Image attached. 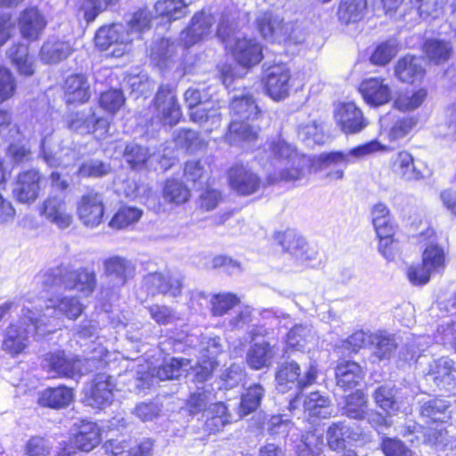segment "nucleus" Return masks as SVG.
Masks as SVG:
<instances>
[{"label":"nucleus","instance_id":"1","mask_svg":"<svg viewBox=\"0 0 456 456\" xmlns=\"http://www.w3.org/2000/svg\"><path fill=\"white\" fill-rule=\"evenodd\" d=\"M268 154L273 167L268 176L270 183L299 180L309 167L308 158L281 138L268 143Z\"/></svg>","mask_w":456,"mask_h":456},{"label":"nucleus","instance_id":"2","mask_svg":"<svg viewBox=\"0 0 456 456\" xmlns=\"http://www.w3.org/2000/svg\"><path fill=\"white\" fill-rule=\"evenodd\" d=\"M386 147L377 140L358 145L348 151L322 152L317 156L316 164L324 172L326 179L334 182L344 179L345 169L349 164L355 163L367 156L383 151Z\"/></svg>","mask_w":456,"mask_h":456},{"label":"nucleus","instance_id":"3","mask_svg":"<svg viewBox=\"0 0 456 456\" xmlns=\"http://www.w3.org/2000/svg\"><path fill=\"white\" fill-rule=\"evenodd\" d=\"M238 27L232 15L223 14L216 34L225 47L231 49L233 58L239 64L244 67L256 65L263 58L262 46L255 38H232Z\"/></svg>","mask_w":456,"mask_h":456},{"label":"nucleus","instance_id":"4","mask_svg":"<svg viewBox=\"0 0 456 456\" xmlns=\"http://www.w3.org/2000/svg\"><path fill=\"white\" fill-rule=\"evenodd\" d=\"M45 318L46 314L39 315L29 308H22L20 322L23 325L28 322L29 325L25 328L22 325L10 323L4 330L2 349L12 356L20 354L28 346L30 326L33 327L40 336H45L46 333L51 332V330L42 329V327L47 325L45 320Z\"/></svg>","mask_w":456,"mask_h":456},{"label":"nucleus","instance_id":"5","mask_svg":"<svg viewBox=\"0 0 456 456\" xmlns=\"http://www.w3.org/2000/svg\"><path fill=\"white\" fill-rule=\"evenodd\" d=\"M45 282L50 286L63 285L66 289H77L86 296L91 295L96 287L95 272L89 268L69 270L58 268L47 273Z\"/></svg>","mask_w":456,"mask_h":456},{"label":"nucleus","instance_id":"6","mask_svg":"<svg viewBox=\"0 0 456 456\" xmlns=\"http://www.w3.org/2000/svg\"><path fill=\"white\" fill-rule=\"evenodd\" d=\"M134 40L122 24H111L101 27L95 35V45L101 51L110 50V54L115 57L122 56L128 45Z\"/></svg>","mask_w":456,"mask_h":456},{"label":"nucleus","instance_id":"7","mask_svg":"<svg viewBox=\"0 0 456 456\" xmlns=\"http://www.w3.org/2000/svg\"><path fill=\"white\" fill-rule=\"evenodd\" d=\"M42 364L53 377L72 379L84 374V360L61 350L46 354Z\"/></svg>","mask_w":456,"mask_h":456},{"label":"nucleus","instance_id":"8","mask_svg":"<svg viewBox=\"0 0 456 456\" xmlns=\"http://www.w3.org/2000/svg\"><path fill=\"white\" fill-rule=\"evenodd\" d=\"M45 128L40 131L43 135L41 156L45 162L52 167L66 168L73 165L77 159V152L69 146L49 145L47 137L53 132V122L52 119H45Z\"/></svg>","mask_w":456,"mask_h":456},{"label":"nucleus","instance_id":"9","mask_svg":"<svg viewBox=\"0 0 456 456\" xmlns=\"http://www.w3.org/2000/svg\"><path fill=\"white\" fill-rule=\"evenodd\" d=\"M256 26L260 35L268 41L284 43L292 38L294 25L284 22L272 12H260L256 18Z\"/></svg>","mask_w":456,"mask_h":456},{"label":"nucleus","instance_id":"10","mask_svg":"<svg viewBox=\"0 0 456 456\" xmlns=\"http://www.w3.org/2000/svg\"><path fill=\"white\" fill-rule=\"evenodd\" d=\"M154 108L156 118L163 125L175 126L182 117L175 90L169 86H159L154 98Z\"/></svg>","mask_w":456,"mask_h":456},{"label":"nucleus","instance_id":"11","mask_svg":"<svg viewBox=\"0 0 456 456\" xmlns=\"http://www.w3.org/2000/svg\"><path fill=\"white\" fill-rule=\"evenodd\" d=\"M290 70L285 64L267 68L263 81L270 97L275 101L287 97L290 89Z\"/></svg>","mask_w":456,"mask_h":456},{"label":"nucleus","instance_id":"12","mask_svg":"<svg viewBox=\"0 0 456 456\" xmlns=\"http://www.w3.org/2000/svg\"><path fill=\"white\" fill-rule=\"evenodd\" d=\"M40 215L59 229H66L73 222L68 203L60 196H48L41 204Z\"/></svg>","mask_w":456,"mask_h":456},{"label":"nucleus","instance_id":"13","mask_svg":"<svg viewBox=\"0 0 456 456\" xmlns=\"http://www.w3.org/2000/svg\"><path fill=\"white\" fill-rule=\"evenodd\" d=\"M79 220L86 226H98L102 220L104 208L102 196L94 191L81 196L77 203Z\"/></svg>","mask_w":456,"mask_h":456},{"label":"nucleus","instance_id":"14","mask_svg":"<svg viewBox=\"0 0 456 456\" xmlns=\"http://www.w3.org/2000/svg\"><path fill=\"white\" fill-rule=\"evenodd\" d=\"M43 176L37 169H28L19 174L13 187V195L19 202L32 203L39 196Z\"/></svg>","mask_w":456,"mask_h":456},{"label":"nucleus","instance_id":"15","mask_svg":"<svg viewBox=\"0 0 456 456\" xmlns=\"http://www.w3.org/2000/svg\"><path fill=\"white\" fill-rule=\"evenodd\" d=\"M275 240L284 250L293 255L302 264H307L317 256V251L310 247L305 240L291 230L278 232Z\"/></svg>","mask_w":456,"mask_h":456},{"label":"nucleus","instance_id":"16","mask_svg":"<svg viewBox=\"0 0 456 456\" xmlns=\"http://www.w3.org/2000/svg\"><path fill=\"white\" fill-rule=\"evenodd\" d=\"M216 20L212 13L200 11L191 18V24L180 36L181 41L185 47H190L208 37L211 31Z\"/></svg>","mask_w":456,"mask_h":456},{"label":"nucleus","instance_id":"17","mask_svg":"<svg viewBox=\"0 0 456 456\" xmlns=\"http://www.w3.org/2000/svg\"><path fill=\"white\" fill-rule=\"evenodd\" d=\"M228 180L231 188L244 196L255 193L261 185L260 177L242 165H236L229 169Z\"/></svg>","mask_w":456,"mask_h":456},{"label":"nucleus","instance_id":"18","mask_svg":"<svg viewBox=\"0 0 456 456\" xmlns=\"http://www.w3.org/2000/svg\"><path fill=\"white\" fill-rule=\"evenodd\" d=\"M103 273L115 287H122L134 276L135 266L125 257L112 256L104 260Z\"/></svg>","mask_w":456,"mask_h":456},{"label":"nucleus","instance_id":"19","mask_svg":"<svg viewBox=\"0 0 456 456\" xmlns=\"http://www.w3.org/2000/svg\"><path fill=\"white\" fill-rule=\"evenodd\" d=\"M46 24L44 14L35 7L26 8L18 18V28L22 37L31 41L39 38Z\"/></svg>","mask_w":456,"mask_h":456},{"label":"nucleus","instance_id":"20","mask_svg":"<svg viewBox=\"0 0 456 456\" xmlns=\"http://www.w3.org/2000/svg\"><path fill=\"white\" fill-rule=\"evenodd\" d=\"M336 118L345 134H357L367 126L362 110L354 102L342 103L337 110Z\"/></svg>","mask_w":456,"mask_h":456},{"label":"nucleus","instance_id":"21","mask_svg":"<svg viewBox=\"0 0 456 456\" xmlns=\"http://www.w3.org/2000/svg\"><path fill=\"white\" fill-rule=\"evenodd\" d=\"M364 101L371 106H380L391 99V88L382 77L364 79L359 87Z\"/></svg>","mask_w":456,"mask_h":456},{"label":"nucleus","instance_id":"22","mask_svg":"<svg viewBox=\"0 0 456 456\" xmlns=\"http://www.w3.org/2000/svg\"><path fill=\"white\" fill-rule=\"evenodd\" d=\"M102 449L109 456H151L152 443L145 440L133 444L131 441L110 439L102 444Z\"/></svg>","mask_w":456,"mask_h":456},{"label":"nucleus","instance_id":"23","mask_svg":"<svg viewBox=\"0 0 456 456\" xmlns=\"http://www.w3.org/2000/svg\"><path fill=\"white\" fill-rule=\"evenodd\" d=\"M114 384L112 378L105 373L96 375L93 380L87 402L95 408H102L111 403Z\"/></svg>","mask_w":456,"mask_h":456},{"label":"nucleus","instance_id":"24","mask_svg":"<svg viewBox=\"0 0 456 456\" xmlns=\"http://www.w3.org/2000/svg\"><path fill=\"white\" fill-rule=\"evenodd\" d=\"M190 118L195 123H198L207 133H211L219 127L222 115L220 108L215 102H204L194 110L190 111Z\"/></svg>","mask_w":456,"mask_h":456},{"label":"nucleus","instance_id":"25","mask_svg":"<svg viewBox=\"0 0 456 456\" xmlns=\"http://www.w3.org/2000/svg\"><path fill=\"white\" fill-rule=\"evenodd\" d=\"M64 97L67 103H84L91 96L90 84L87 77L81 74L69 76L63 86Z\"/></svg>","mask_w":456,"mask_h":456},{"label":"nucleus","instance_id":"26","mask_svg":"<svg viewBox=\"0 0 456 456\" xmlns=\"http://www.w3.org/2000/svg\"><path fill=\"white\" fill-rule=\"evenodd\" d=\"M429 375L437 387L449 390L456 381V362L448 357H441L430 365Z\"/></svg>","mask_w":456,"mask_h":456},{"label":"nucleus","instance_id":"27","mask_svg":"<svg viewBox=\"0 0 456 456\" xmlns=\"http://www.w3.org/2000/svg\"><path fill=\"white\" fill-rule=\"evenodd\" d=\"M278 348L267 341L256 342L247 353V363L254 370L269 367L277 354Z\"/></svg>","mask_w":456,"mask_h":456},{"label":"nucleus","instance_id":"28","mask_svg":"<svg viewBox=\"0 0 456 456\" xmlns=\"http://www.w3.org/2000/svg\"><path fill=\"white\" fill-rule=\"evenodd\" d=\"M84 306L77 297H58L50 298L45 307V322L50 323L48 319L50 311H58L59 314L66 316L68 319L76 320L83 313Z\"/></svg>","mask_w":456,"mask_h":456},{"label":"nucleus","instance_id":"29","mask_svg":"<svg viewBox=\"0 0 456 456\" xmlns=\"http://www.w3.org/2000/svg\"><path fill=\"white\" fill-rule=\"evenodd\" d=\"M101 441L102 430L96 423L86 420L80 422L74 439L77 449L84 452H91Z\"/></svg>","mask_w":456,"mask_h":456},{"label":"nucleus","instance_id":"30","mask_svg":"<svg viewBox=\"0 0 456 456\" xmlns=\"http://www.w3.org/2000/svg\"><path fill=\"white\" fill-rule=\"evenodd\" d=\"M74 393L65 386L49 387L38 394L37 403L43 407L61 409L67 407L73 400Z\"/></svg>","mask_w":456,"mask_h":456},{"label":"nucleus","instance_id":"31","mask_svg":"<svg viewBox=\"0 0 456 456\" xmlns=\"http://www.w3.org/2000/svg\"><path fill=\"white\" fill-rule=\"evenodd\" d=\"M396 77L406 83H413L425 74L423 60L419 57L406 55L398 60L395 67Z\"/></svg>","mask_w":456,"mask_h":456},{"label":"nucleus","instance_id":"32","mask_svg":"<svg viewBox=\"0 0 456 456\" xmlns=\"http://www.w3.org/2000/svg\"><path fill=\"white\" fill-rule=\"evenodd\" d=\"M189 365V360L173 357L166 359L158 367H148V374L159 380L177 379Z\"/></svg>","mask_w":456,"mask_h":456},{"label":"nucleus","instance_id":"33","mask_svg":"<svg viewBox=\"0 0 456 456\" xmlns=\"http://www.w3.org/2000/svg\"><path fill=\"white\" fill-rule=\"evenodd\" d=\"M372 396L376 404L387 414H394L398 411L403 403L396 387L390 384L378 387Z\"/></svg>","mask_w":456,"mask_h":456},{"label":"nucleus","instance_id":"34","mask_svg":"<svg viewBox=\"0 0 456 456\" xmlns=\"http://www.w3.org/2000/svg\"><path fill=\"white\" fill-rule=\"evenodd\" d=\"M363 378L364 371L355 362H342L336 368L337 384L345 389H351L357 387L362 381Z\"/></svg>","mask_w":456,"mask_h":456},{"label":"nucleus","instance_id":"35","mask_svg":"<svg viewBox=\"0 0 456 456\" xmlns=\"http://www.w3.org/2000/svg\"><path fill=\"white\" fill-rule=\"evenodd\" d=\"M72 51L69 42L49 38L41 47L40 59L46 64H55L67 59Z\"/></svg>","mask_w":456,"mask_h":456},{"label":"nucleus","instance_id":"36","mask_svg":"<svg viewBox=\"0 0 456 456\" xmlns=\"http://www.w3.org/2000/svg\"><path fill=\"white\" fill-rule=\"evenodd\" d=\"M366 10L367 0H339L337 17L341 24H354L363 19Z\"/></svg>","mask_w":456,"mask_h":456},{"label":"nucleus","instance_id":"37","mask_svg":"<svg viewBox=\"0 0 456 456\" xmlns=\"http://www.w3.org/2000/svg\"><path fill=\"white\" fill-rule=\"evenodd\" d=\"M395 174L406 181H418L424 178V174L414 161L412 155L406 151H399L393 162Z\"/></svg>","mask_w":456,"mask_h":456},{"label":"nucleus","instance_id":"38","mask_svg":"<svg viewBox=\"0 0 456 456\" xmlns=\"http://www.w3.org/2000/svg\"><path fill=\"white\" fill-rule=\"evenodd\" d=\"M177 56V45L167 38H162L153 43L151 48V60L161 69L175 62Z\"/></svg>","mask_w":456,"mask_h":456},{"label":"nucleus","instance_id":"39","mask_svg":"<svg viewBox=\"0 0 456 456\" xmlns=\"http://www.w3.org/2000/svg\"><path fill=\"white\" fill-rule=\"evenodd\" d=\"M300 367L294 362L281 363L276 372L275 380L277 389L286 393L293 387L299 389Z\"/></svg>","mask_w":456,"mask_h":456},{"label":"nucleus","instance_id":"40","mask_svg":"<svg viewBox=\"0 0 456 456\" xmlns=\"http://www.w3.org/2000/svg\"><path fill=\"white\" fill-rule=\"evenodd\" d=\"M258 131L244 120H232L224 141L230 145H237L242 142H252L257 138Z\"/></svg>","mask_w":456,"mask_h":456},{"label":"nucleus","instance_id":"41","mask_svg":"<svg viewBox=\"0 0 456 456\" xmlns=\"http://www.w3.org/2000/svg\"><path fill=\"white\" fill-rule=\"evenodd\" d=\"M7 54L20 75L31 76L34 74V61L28 54V45L25 44L12 45Z\"/></svg>","mask_w":456,"mask_h":456},{"label":"nucleus","instance_id":"42","mask_svg":"<svg viewBox=\"0 0 456 456\" xmlns=\"http://www.w3.org/2000/svg\"><path fill=\"white\" fill-rule=\"evenodd\" d=\"M304 410L309 417L327 419L331 415L330 401L319 392H313L305 399Z\"/></svg>","mask_w":456,"mask_h":456},{"label":"nucleus","instance_id":"43","mask_svg":"<svg viewBox=\"0 0 456 456\" xmlns=\"http://www.w3.org/2000/svg\"><path fill=\"white\" fill-rule=\"evenodd\" d=\"M428 91L425 88H419L416 91L400 92L397 94L394 107L403 112H410L419 108L427 99Z\"/></svg>","mask_w":456,"mask_h":456},{"label":"nucleus","instance_id":"44","mask_svg":"<svg viewBox=\"0 0 456 456\" xmlns=\"http://www.w3.org/2000/svg\"><path fill=\"white\" fill-rule=\"evenodd\" d=\"M424 52L430 61L440 64L452 57L453 49L449 41L429 39L424 44Z\"/></svg>","mask_w":456,"mask_h":456},{"label":"nucleus","instance_id":"45","mask_svg":"<svg viewBox=\"0 0 456 456\" xmlns=\"http://www.w3.org/2000/svg\"><path fill=\"white\" fill-rule=\"evenodd\" d=\"M370 338L373 346V354L379 360L390 358L397 348L398 345L394 335L374 333Z\"/></svg>","mask_w":456,"mask_h":456},{"label":"nucleus","instance_id":"46","mask_svg":"<svg viewBox=\"0 0 456 456\" xmlns=\"http://www.w3.org/2000/svg\"><path fill=\"white\" fill-rule=\"evenodd\" d=\"M315 342V334L306 325H295L287 335V346L295 350H302Z\"/></svg>","mask_w":456,"mask_h":456},{"label":"nucleus","instance_id":"47","mask_svg":"<svg viewBox=\"0 0 456 456\" xmlns=\"http://www.w3.org/2000/svg\"><path fill=\"white\" fill-rule=\"evenodd\" d=\"M152 15L147 8H140L131 14L127 20L126 31L134 37V40L151 28Z\"/></svg>","mask_w":456,"mask_h":456},{"label":"nucleus","instance_id":"48","mask_svg":"<svg viewBox=\"0 0 456 456\" xmlns=\"http://www.w3.org/2000/svg\"><path fill=\"white\" fill-rule=\"evenodd\" d=\"M154 7L159 16L169 20L181 19L188 13L187 4L183 0H159Z\"/></svg>","mask_w":456,"mask_h":456},{"label":"nucleus","instance_id":"49","mask_svg":"<svg viewBox=\"0 0 456 456\" xmlns=\"http://www.w3.org/2000/svg\"><path fill=\"white\" fill-rule=\"evenodd\" d=\"M94 121L95 113L92 109L71 113L67 120L69 128L79 134L93 133Z\"/></svg>","mask_w":456,"mask_h":456},{"label":"nucleus","instance_id":"50","mask_svg":"<svg viewBox=\"0 0 456 456\" xmlns=\"http://www.w3.org/2000/svg\"><path fill=\"white\" fill-rule=\"evenodd\" d=\"M119 0H77V10L83 13L87 23L93 22L96 17L108 7L115 5Z\"/></svg>","mask_w":456,"mask_h":456},{"label":"nucleus","instance_id":"51","mask_svg":"<svg viewBox=\"0 0 456 456\" xmlns=\"http://www.w3.org/2000/svg\"><path fill=\"white\" fill-rule=\"evenodd\" d=\"M371 216L377 235L395 232L390 211L385 204L377 203L372 208Z\"/></svg>","mask_w":456,"mask_h":456},{"label":"nucleus","instance_id":"52","mask_svg":"<svg viewBox=\"0 0 456 456\" xmlns=\"http://www.w3.org/2000/svg\"><path fill=\"white\" fill-rule=\"evenodd\" d=\"M228 423H230V415L226 405L221 402L211 404L208 410L207 428L210 431L217 432Z\"/></svg>","mask_w":456,"mask_h":456},{"label":"nucleus","instance_id":"53","mask_svg":"<svg viewBox=\"0 0 456 456\" xmlns=\"http://www.w3.org/2000/svg\"><path fill=\"white\" fill-rule=\"evenodd\" d=\"M344 414L355 419L365 418L367 414V399L362 392L357 390L346 397Z\"/></svg>","mask_w":456,"mask_h":456},{"label":"nucleus","instance_id":"54","mask_svg":"<svg viewBox=\"0 0 456 456\" xmlns=\"http://www.w3.org/2000/svg\"><path fill=\"white\" fill-rule=\"evenodd\" d=\"M448 403L440 398H435L423 403L421 415L433 420V422H444L450 418Z\"/></svg>","mask_w":456,"mask_h":456},{"label":"nucleus","instance_id":"55","mask_svg":"<svg viewBox=\"0 0 456 456\" xmlns=\"http://www.w3.org/2000/svg\"><path fill=\"white\" fill-rule=\"evenodd\" d=\"M163 197L170 203L183 204L189 200L190 191L182 182L169 179L165 184Z\"/></svg>","mask_w":456,"mask_h":456},{"label":"nucleus","instance_id":"56","mask_svg":"<svg viewBox=\"0 0 456 456\" xmlns=\"http://www.w3.org/2000/svg\"><path fill=\"white\" fill-rule=\"evenodd\" d=\"M231 110L234 115L245 119L253 118L258 113L257 106L249 95L234 96L231 102Z\"/></svg>","mask_w":456,"mask_h":456},{"label":"nucleus","instance_id":"57","mask_svg":"<svg viewBox=\"0 0 456 456\" xmlns=\"http://www.w3.org/2000/svg\"><path fill=\"white\" fill-rule=\"evenodd\" d=\"M423 443L436 448L444 449L448 445V432L442 425L428 426L421 429Z\"/></svg>","mask_w":456,"mask_h":456},{"label":"nucleus","instance_id":"58","mask_svg":"<svg viewBox=\"0 0 456 456\" xmlns=\"http://www.w3.org/2000/svg\"><path fill=\"white\" fill-rule=\"evenodd\" d=\"M211 313L215 316H223L240 304V298L232 293H219L212 297Z\"/></svg>","mask_w":456,"mask_h":456},{"label":"nucleus","instance_id":"59","mask_svg":"<svg viewBox=\"0 0 456 456\" xmlns=\"http://www.w3.org/2000/svg\"><path fill=\"white\" fill-rule=\"evenodd\" d=\"M346 436L348 428L342 422L332 423L327 430L326 439L328 446L333 451H340L346 447Z\"/></svg>","mask_w":456,"mask_h":456},{"label":"nucleus","instance_id":"60","mask_svg":"<svg viewBox=\"0 0 456 456\" xmlns=\"http://www.w3.org/2000/svg\"><path fill=\"white\" fill-rule=\"evenodd\" d=\"M264 395V388L258 384L249 387L241 396L240 411L243 415H248L256 411Z\"/></svg>","mask_w":456,"mask_h":456},{"label":"nucleus","instance_id":"61","mask_svg":"<svg viewBox=\"0 0 456 456\" xmlns=\"http://www.w3.org/2000/svg\"><path fill=\"white\" fill-rule=\"evenodd\" d=\"M397 45L393 41L379 45L370 57V61L376 66H385L396 55Z\"/></svg>","mask_w":456,"mask_h":456},{"label":"nucleus","instance_id":"62","mask_svg":"<svg viewBox=\"0 0 456 456\" xmlns=\"http://www.w3.org/2000/svg\"><path fill=\"white\" fill-rule=\"evenodd\" d=\"M174 140L178 147L190 151H194L204 144L198 134L191 129L176 130L174 134Z\"/></svg>","mask_w":456,"mask_h":456},{"label":"nucleus","instance_id":"63","mask_svg":"<svg viewBox=\"0 0 456 456\" xmlns=\"http://www.w3.org/2000/svg\"><path fill=\"white\" fill-rule=\"evenodd\" d=\"M141 216L142 211L139 208L123 207L112 217L110 225L113 228L122 229L137 222Z\"/></svg>","mask_w":456,"mask_h":456},{"label":"nucleus","instance_id":"64","mask_svg":"<svg viewBox=\"0 0 456 456\" xmlns=\"http://www.w3.org/2000/svg\"><path fill=\"white\" fill-rule=\"evenodd\" d=\"M379 447L385 456H414V452L397 438L384 436Z\"/></svg>","mask_w":456,"mask_h":456}]
</instances>
